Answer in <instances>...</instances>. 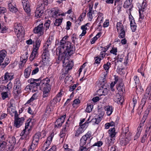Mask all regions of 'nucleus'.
Here are the masks:
<instances>
[{
	"instance_id": "nucleus-1",
	"label": "nucleus",
	"mask_w": 151,
	"mask_h": 151,
	"mask_svg": "<svg viewBox=\"0 0 151 151\" xmlns=\"http://www.w3.org/2000/svg\"><path fill=\"white\" fill-rule=\"evenodd\" d=\"M68 37V36L63 37L59 42L60 46L57 49V53L58 52L59 57L61 59H63L64 55L68 56V55H72L75 50L73 45H71L70 42H66Z\"/></svg>"
},
{
	"instance_id": "nucleus-2",
	"label": "nucleus",
	"mask_w": 151,
	"mask_h": 151,
	"mask_svg": "<svg viewBox=\"0 0 151 151\" xmlns=\"http://www.w3.org/2000/svg\"><path fill=\"white\" fill-rule=\"evenodd\" d=\"M40 81V82H39V84L42 89L43 90V98L45 99H47L51 89V86L49 84L50 80L48 78H46Z\"/></svg>"
},
{
	"instance_id": "nucleus-3",
	"label": "nucleus",
	"mask_w": 151,
	"mask_h": 151,
	"mask_svg": "<svg viewBox=\"0 0 151 151\" xmlns=\"http://www.w3.org/2000/svg\"><path fill=\"white\" fill-rule=\"evenodd\" d=\"M6 52L5 50H2L0 51V65L1 67L4 68L10 63V61L8 58H6L4 62L2 63L4 60L6 55Z\"/></svg>"
},
{
	"instance_id": "nucleus-4",
	"label": "nucleus",
	"mask_w": 151,
	"mask_h": 151,
	"mask_svg": "<svg viewBox=\"0 0 151 151\" xmlns=\"http://www.w3.org/2000/svg\"><path fill=\"white\" fill-rule=\"evenodd\" d=\"M71 55H68V56H65V55H64L63 59H61L59 58L58 56L59 60L61 61L63 64L65 65V69L67 70V71L71 69L73 66V63L72 61H69V57Z\"/></svg>"
},
{
	"instance_id": "nucleus-5",
	"label": "nucleus",
	"mask_w": 151,
	"mask_h": 151,
	"mask_svg": "<svg viewBox=\"0 0 151 151\" xmlns=\"http://www.w3.org/2000/svg\"><path fill=\"white\" fill-rule=\"evenodd\" d=\"M14 75L12 73L6 72L4 76L0 78V83H5L11 81L14 78Z\"/></svg>"
},
{
	"instance_id": "nucleus-6",
	"label": "nucleus",
	"mask_w": 151,
	"mask_h": 151,
	"mask_svg": "<svg viewBox=\"0 0 151 151\" xmlns=\"http://www.w3.org/2000/svg\"><path fill=\"white\" fill-rule=\"evenodd\" d=\"M91 134L89 132H88L85 135H83L81 138L80 141V146H83L86 144L87 141V144L90 143L91 141L92 138H91Z\"/></svg>"
},
{
	"instance_id": "nucleus-7",
	"label": "nucleus",
	"mask_w": 151,
	"mask_h": 151,
	"mask_svg": "<svg viewBox=\"0 0 151 151\" xmlns=\"http://www.w3.org/2000/svg\"><path fill=\"white\" fill-rule=\"evenodd\" d=\"M15 82L13 87V92L15 95H17L21 92L22 85L18 78L16 79Z\"/></svg>"
},
{
	"instance_id": "nucleus-8",
	"label": "nucleus",
	"mask_w": 151,
	"mask_h": 151,
	"mask_svg": "<svg viewBox=\"0 0 151 151\" xmlns=\"http://www.w3.org/2000/svg\"><path fill=\"white\" fill-rule=\"evenodd\" d=\"M146 2V0H143L142 4L139 7L140 17L139 19H142L145 16V11L147 9V6Z\"/></svg>"
},
{
	"instance_id": "nucleus-9",
	"label": "nucleus",
	"mask_w": 151,
	"mask_h": 151,
	"mask_svg": "<svg viewBox=\"0 0 151 151\" xmlns=\"http://www.w3.org/2000/svg\"><path fill=\"white\" fill-rule=\"evenodd\" d=\"M14 27V31L18 37H19V35H20V34H22L24 33V28L20 23H15Z\"/></svg>"
},
{
	"instance_id": "nucleus-10",
	"label": "nucleus",
	"mask_w": 151,
	"mask_h": 151,
	"mask_svg": "<svg viewBox=\"0 0 151 151\" xmlns=\"http://www.w3.org/2000/svg\"><path fill=\"white\" fill-rule=\"evenodd\" d=\"M89 119L86 122H85L83 124L80 125V127L77 129L75 133V136L76 137H78L85 130L87 127L88 125L89 122L88 121Z\"/></svg>"
},
{
	"instance_id": "nucleus-11",
	"label": "nucleus",
	"mask_w": 151,
	"mask_h": 151,
	"mask_svg": "<svg viewBox=\"0 0 151 151\" xmlns=\"http://www.w3.org/2000/svg\"><path fill=\"white\" fill-rule=\"evenodd\" d=\"M44 30L43 24L41 23L39 24L37 27H35L33 31L35 33L38 34L39 36H41L44 34Z\"/></svg>"
},
{
	"instance_id": "nucleus-12",
	"label": "nucleus",
	"mask_w": 151,
	"mask_h": 151,
	"mask_svg": "<svg viewBox=\"0 0 151 151\" xmlns=\"http://www.w3.org/2000/svg\"><path fill=\"white\" fill-rule=\"evenodd\" d=\"M52 137H53L51 136L47 137L46 141L44 143L42 147V151H45L48 149L51 144Z\"/></svg>"
},
{
	"instance_id": "nucleus-13",
	"label": "nucleus",
	"mask_w": 151,
	"mask_h": 151,
	"mask_svg": "<svg viewBox=\"0 0 151 151\" xmlns=\"http://www.w3.org/2000/svg\"><path fill=\"white\" fill-rule=\"evenodd\" d=\"M22 4L24 10L27 13H29L30 11V8L28 0H22Z\"/></svg>"
},
{
	"instance_id": "nucleus-14",
	"label": "nucleus",
	"mask_w": 151,
	"mask_h": 151,
	"mask_svg": "<svg viewBox=\"0 0 151 151\" xmlns=\"http://www.w3.org/2000/svg\"><path fill=\"white\" fill-rule=\"evenodd\" d=\"M100 82L101 83V87H102L103 88L105 89V90H103L102 89H99V91L101 92L102 93V94H101L100 96L102 95L105 96L107 94L108 92L107 89H106V88H104V87L106 83L105 79V78H103L100 81Z\"/></svg>"
},
{
	"instance_id": "nucleus-15",
	"label": "nucleus",
	"mask_w": 151,
	"mask_h": 151,
	"mask_svg": "<svg viewBox=\"0 0 151 151\" xmlns=\"http://www.w3.org/2000/svg\"><path fill=\"white\" fill-rule=\"evenodd\" d=\"M44 6L42 4L41 6L37 8L35 12V16L40 17L42 16V14L44 12Z\"/></svg>"
},
{
	"instance_id": "nucleus-16",
	"label": "nucleus",
	"mask_w": 151,
	"mask_h": 151,
	"mask_svg": "<svg viewBox=\"0 0 151 151\" xmlns=\"http://www.w3.org/2000/svg\"><path fill=\"white\" fill-rule=\"evenodd\" d=\"M24 120V119L23 117L15 119L14 121V126L17 128L20 127L22 124Z\"/></svg>"
},
{
	"instance_id": "nucleus-17",
	"label": "nucleus",
	"mask_w": 151,
	"mask_h": 151,
	"mask_svg": "<svg viewBox=\"0 0 151 151\" xmlns=\"http://www.w3.org/2000/svg\"><path fill=\"white\" fill-rule=\"evenodd\" d=\"M66 117V115L62 116L61 117L58 119L55 123V125L58 127H60L62 124L64 122V120Z\"/></svg>"
},
{
	"instance_id": "nucleus-18",
	"label": "nucleus",
	"mask_w": 151,
	"mask_h": 151,
	"mask_svg": "<svg viewBox=\"0 0 151 151\" xmlns=\"http://www.w3.org/2000/svg\"><path fill=\"white\" fill-rule=\"evenodd\" d=\"M150 91L148 89H146V93L144 95V97L142 98L141 100L140 105L143 107L145 105L147 99L148 97Z\"/></svg>"
},
{
	"instance_id": "nucleus-19",
	"label": "nucleus",
	"mask_w": 151,
	"mask_h": 151,
	"mask_svg": "<svg viewBox=\"0 0 151 151\" xmlns=\"http://www.w3.org/2000/svg\"><path fill=\"white\" fill-rule=\"evenodd\" d=\"M122 136L125 137H131V136H132V133L129 132V128L128 127L123 129Z\"/></svg>"
},
{
	"instance_id": "nucleus-20",
	"label": "nucleus",
	"mask_w": 151,
	"mask_h": 151,
	"mask_svg": "<svg viewBox=\"0 0 151 151\" xmlns=\"http://www.w3.org/2000/svg\"><path fill=\"white\" fill-rule=\"evenodd\" d=\"M124 85L122 80H120L119 83L117 84L116 88L120 93L122 94L123 92V89L124 88Z\"/></svg>"
},
{
	"instance_id": "nucleus-21",
	"label": "nucleus",
	"mask_w": 151,
	"mask_h": 151,
	"mask_svg": "<svg viewBox=\"0 0 151 151\" xmlns=\"http://www.w3.org/2000/svg\"><path fill=\"white\" fill-rule=\"evenodd\" d=\"M49 53L48 51H43L42 55V57L43 62L47 61L49 58Z\"/></svg>"
},
{
	"instance_id": "nucleus-22",
	"label": "nucleus",
	"mask_w": 151,
	"mask_h": 151,
	"mask_svg": "<svg viewBox=\"0 0 151 151\" xmlns=\"http://www.w3.org/2000/svg\"><path fill=\"white\" fill-rule=\"evenodd\" d=\"M131 137H124V138L120 139V143L123 146L127 145L129 143V141L131 139Z\"/></svg>"
},
{
	"instance_id": "nucleus-23",
	"label": "nucleus",
	"mask_w": 151,
	"mask_h": 151,
	"mask_svg": "<svg viewBox=\"0 0 151 151\" xmlns=\"http://www.w3.org/2000/svg\"><path fill=\"white\" fill-rule=\"evenodd\" d=\"M133 0H127L124 4V7L125 8H129L130 10L132 7L133 5L132 4Z\"/></svg>"
},
{
	"instance_id": "nucleus-24",
	"label": "nucleus",
	"mask_w": 151,
	"mask_h": 151,
	"mask_svg": "<svg viewBox=\"0 0 151 151\" xmlns=\"http://www.w3.org/2000/svg\"><path fill=\"white\" fill-rule=\"evenodd\" d=\"M8 8L10 11L13 13H15L17 11V9L14 3H9L8 4Z\"/></svg>"
},
{
	"instance_id": "nucleus-25",
	"label": "nucleus",
	"mask_w": 151,
	"mask_h": 151,
	"mask_svg": "<svg viewBox=\"0 0 151 151\" xmlns=\"http://www.w3.org/2000/svg\"><path fill=\"white\" fill-rule=\"evenodd\" d=\"M41 137V134L40 133L38 132L34 136V138L32 142L34 143L38 144L40 139Z\"/></svg>"
},
{
	"instance_id": "nucleus-26",
	"label": "nucleus",
	"mask_w": 151,
	"mask_h": 151,
	"mask_svg": "<svg viewBox=\"0 0 151 151\" xmlns=\"http://www.w3.org/2000/svg\"><path fill=\"white\" fill-rule=\"evenodd\" d=\"M40 81V79L39 78L36 79L31 78L29 79L28 81L29 83H30L29 84L33 86L36 84H38L39 82Z\"/></svg>"
},
{
	"instance_id": "nucleus-27",
	"label": "nucleus",
	"mask_w": 151,
	"mask_h": 151,
	"mask_svg": "<svg viewBox=\"0 0 151 151\" xmlns=\"http://www.w3.org/2000/svg\"><path fill=\"white\" fill-rule=\"evenodd\" d=\"M104 109L106 111V113L107 115H111L113 112V109L112 106H106L104 107Z\"/></svg>"
},
{
	"instance_id": "nucleus-28",
	"label": "nucleus",
	"mask_w": 151,
	"mask_h": 151,
	"mask_svg": "<svg viewBox=\"0 0 151 151\" xmlns=\"http://www.w3.org/2000/svg\"><path fill=\"white\" fill-rule=\"evenodd\" d=\"M31 72V67H28L26 68L24 71V76L25 78H28L30 75Z\"/></svg>"
},
{
	"instance_id": "nucleus-29",
	"label": "nucleus",
	"mask_w": 151,
	"mask_h": 151,
	"mask_svg": "<svg viewBox=\"0 0 151 151\" xmlns=\"http://www.w3.org/2000/svg\"><path fill=\"white\" fill-rule=\"evenodd\" d=\"M38 55L37 50H36L33 49L29 58L30 60L32 61Z\"/></svg>"
},
{
	"instance_id": "nucleus-30",
	"label": "nucleus",
	"mask_w": 151,
	"mask_h": 151,
	"mask_svg": "<svg viewBox=\"0 0 151 151\" xmlns=\"http://www.w3.org/2000/svg\"><path fill=\"white\" fill-rule=\"evenodd\" d=\"M114 137H108L106 140V144L109 146L112 145L114 142Z\"/></svg>"
},
{
	"instance_id": "nucleus-31",
	"label": "nucleus",
	"mask_w": 151,
	"mask_h": 151,
	"mask_svg": "<svg viewBox=\"0 0 151 151\" xmlns=\"http://www.w3.org/2000/svg\"><path fill=\"white\" fill-rule=\"evenodd\" d=\"M116 28L118 32L125 30L124 26L120 22L117 23L116 24Z\"/></svg>"
},
{
	"instance_id": "nucleus-32",
	"label": "nucleus",
	"mask_w": 151,
	"mask_h": 151,
	"mask_svg": "<svg viewBox=\"0 0 151 151\" xmlns=\"http://www.w3.org/2000/svg\"><path fill=\"white\" fill-rule=\"evenodd\" d=\"M39 84V83H38ZM42 89L39 84H36L32 87V91L36 92L38 90H42Z\"/></svg>"
},
{
	"instance_id": "nucleus-33",
	"label": "nucleus",
	"mask_w": 151,
	"mask_h": 151,
	"mask_svg": "<svg viewBox=\"0 0 151 151\" xmlns=\"http://www.w3.org/2000/svg\"><path fill=\"white\" fill-rule=\"evenodd\" d=\"M61 100V98L57 97L56 96L55 97L53 100L50 101L51 106L55 105L58 102H59Z\"/></svg>"
},
{
	"instance_id": "nucleus-34",
	"label": "nucleus",
	"mask_w": 151,
	"mask_h": 151,
	"mask_svg": "<svg viewBox=\"0 0 151 151\" xmlns=\"http://www.w3.org/2000/svg\"><path fill=\"white\" fill-rule=\"evenodd\" d=\"M9 142L10 145L13 146L15 145L16 143V139L13 136H11L9 137Z\"/></svg>"
},
{
	"instance_id": "nucleus-35",
	"label": "nucleus",
	"mask_w": 151,
	"mask_h": 151,
	"mask_svg": "<svg viewBox=\"0 0 151 151\" xmlns=\"http://www.w3.org/2000/svg\"><path fill=\"white\" fill-rule=\"evenodd\" d=\"M114 128L110 129L109 131V133L110 137H114L116 134Z\"/></svg>"
},
{
	"instance_id": "nucleus-36",
	"label": "nucleus",
	"mask_w": 151,
	"mask_h": 151,
	"mask_svg": "<svg viewBox=\"0 0 151 151\" xmlns=\"http://www.w3.org/2000/svg\"><path fill=\"white\" fill-rule=\"evenodd\" d=\"M7 143L5 141H2L0 142V151H3L6 147Z\"/></svg>"
},
{
	"instance_id": "nucleus-37",
	"label": "nucleus",
	"mask_w": 151,
	"mask_h": 151,
	"mask_svg": "<svg viewBox=\"0 0 151 151\" xmlns=\"http://www.w3.org/2000/svg\"><path fill=\"white\" fill-rule=\"evenodd\" d=\"M142 129V128H141L140 127H138L137 128V132L135 135L134 137V140H136L139 137Z\"/></svg>"
},
{
	"instance_id": "nucleus-38",
	"label": "nucleus",
	"mask_w": 151,
	"mask_h": 151,
	"mask_svg": "<svg viewBox=\"0 0 151 151\" xmlns=\"http://www.w3.org/2000/svg\"><path fill=\"white\" fill-rule=\"evenodd\" d=\"M38 144L34 143V142H32V144L29 149V151H33L34 150L36 149Z\"/></svg>"
},
{
	"instance_id": "nucleus-39",
	"label": "nucleus",
	"mask_w": 151,
	"mask_h": 151,
	"mask_svg": "<svg viewBox=\"0 0 151 151\" xmlns=\"http://www.w3.org/2000/svg\"><path fill=\"white\" fill-rule=\"evenodd\" d=\"M50 44V42L49 41H48L44 44L43 47V51H48V48Z\"/></svg>"
},
{
	"instance_id": "nucleus-40",
	"label": "nucleus",
	"mask_w": 151,
	"mask_h": 151,
	"mask_svg": "<svg viewBox=\"0 0 151 151\" xmlns=\"http://www.w3.org/2000/svg\"><path fill=\"white\" fill-rule=\"evenodd\" d=\"M100 35H101V33H99L96 36L94 37L91 40V44H94L97 39L100 37Z\"/></svg>"
},
{
	"instance_id": "nucleus-41",
	"label": "nucleus",
	"mask_w": 151,
	"mask_h": 151,
	"mask_svg": "<svg viewBox=\"0 0 151 151\" xmlns=\"http://www.w3.org/2000/svg\"><path fill=\"white\" fill-rule=\"evenodd\" d=\"M40 43L41 41L40 40H37L35 41V45L34 49L37 50L40 46Z\"/></svg>"
},
{
	"instance_id": "nucleus-42",
	"label": "nucleus",
	"mask_w": 151,
	"mask_h": 151,
	"mask_svg": "<svg viewBox=\"0 0 151 151\" xmlns=\"http://www.w3.org/2000/svg\"><path fill=\"white\" fill-rule=\"evenodd\" d=\"M69 124L67 122H66L65 125L64 126L61 131L64 132H66L69 128Z\"/></svg>"
},
{
	"instance_id": "nucleus-43",
	"label": "nucleus",
	"mask_w": 151,
	"mask_h": 151,
	"mask_svg": "<svg viewBox=\"0 0 151 151\" xmlns=\"http://www.w3.org/2000/svg\"><path fill=\"white\" fill-rule=\"evenodd\" d=\"M92 9V8H89V12L87 14V15L88 17V19L90 21H91L93 18Z\"/></svg>"
},
{
	"instance_id": "nucleus-44",
	"label": "nucleus",
	"mask_w": 151,
	"mask_h": 151,
	"mask_svg": "<svg viewBox=\"0 0 151 151\" xmlns=\"http://www.w3.org/2000/svg\"><path fill=\"white\" fill-rule=\"evenodd\" d=\"M37 97L36 93H34L31 98L27 101V103H29L31 102L32 101L36 99Z\"/></svg>"
},
{
	"instance_id": "nucleus-45",
	"label": "nucleus",
	"mask_w": 151,
	"mask_h": 151,
	"mask_svg": "<svg viewBox=\"0 0 151 151\" xmlns=\"http://www.w3.org/2000/svg\"><path fill=\"white\" fill-rule=\"evenodd\" d=\"M7 29L8 28L5 26H1V25H0V32H1L2 33L6 32Z\"/></svg>"
},
{
	"instance_id": "nucleus-46",
	"label": "nucleus",
	"mask_w": 151,
	"mask_h": 151,
	"mask_svg": "<svg viewBox=\"0 0 151 151\" xmlns=\"http://www.w3.org/2000/svg\"><path fill=\"white\" fill-rule=\"evenodd\" d=\"M23 56L24 55L22 56L20 58V60L21 61V62H22V64L23 63H25L27 61L26 59L28 58L26 54H25L24 55V57Z\"/></svg>"
},
{
	"instance_id": "nucleus-47",
	"label": "nucleus",
	"mask_w": 151,
	"mask_h": 151,
	"mask_svg": "<svg viewBox=\"0 0 151 151\" xmlns=\"http://www.w3.org/2000/svg\"><path fill=\"white\" fill-rule=\"evenodd\" d=\"M101 119V117L96 116L94 119H93L92 120L93 121V122H94L96 124H98L100 122Z\"/></svg>"
},
{
	"instance_id": "nucleus-48",
	"label": "nucleus",
	"mask_w": 151,
	"mask_h": 151,
	"mask_svg": "<svg viewBox=\"0 0 151 151\" xmlns=\"http://www.w3.org/2000/svg\"><path fill=\"white\" fill-rule=\"evenodd\" d=\"M62 22V20L61 19H56L54 24L55 25L58 26H60Z\"/></svg>"
},
{
	"instance_id": "nucleus-49",
	"label": "nucleus",
	"mask_w": 151,
	"mask_h": 151,
	"mask_svg": "<svg viewBox=\"0 0 151 151\" xmlns=\"http://www.w3.org/2000/svg\"><path fill=\"white\" fill-rule=\"evenodd\" d=\"M10 92H8V91H6V92H4L2 93L1 94L2 98L3 99H4L8 97V93H10Z\"/></svg>"
},
{
	"instance_id": "nucleus-50",
	"label": "nucleus",
	"mask_w": 151,
	"mask_h": 151,
	"mask_svg": "<svg viewBox=\"0 0 151 151\" xmlns=\"http://www.w3.org/2000/svg\"><path fill=\"white\" fill-rule=\"evenodd\" d=\"M111 64L109 62H107L106 64H104L103 65L104 69L106 70H108L110 67L111 66Z\"/></svg>"
},
{
	"instance_id": "nucleus-51",
	"label": "nucleus",
	"mask_w": 151,
	"mask_h": 151,
	"mask_svg": "<svg viewBox=\"0 0 151 151\" xmlns=\"http://www.w3.org/2000/svg\"><path fill=\"white\" fill-rule=\"evenodd\" d=\"M50 20H47L44 24V28H46V30H47L49 28V26L50 25Z\"/></svg>"
},
{
	"instance_id": "nucleus-52",
	"label": "nucleus",
	"mask_w": 151,
	"mask_h": 151,
	"mask_svg": "<svg viewBox=\"0 0 151 151\" xmlns=\"http://www.w3.org/2000/svg\"><path fill=\"white\" fill-rule=\"evenodd\" d=\"M93 106L92 105H90L87 106L86 111L88 112H91L92 111Z\"/></svg>"
},
{
	"instance_id": "nucleus-53",
	"label": "nucleus",
	"mask_w": 151,
	"mask_h": 151,
	"mask_svg": "<svg viewBox=\"0 0 151 151\" xmlns=\"http://www.w3.org/2000/svg\"><path fill=\"white\" fill-rule=\"evenodd\" d=\"M118 32L119 33V38H123L124 37L125 34V30L119 32Z\"/></svg>"
},
{
	"instance_id": "nucleus-54",
	"label": "nucleus",
	"mask_w": 151,
	"mask_h": 151,
	"mask_svg": "<svg viewBox=\"0 0 151 151\" xmlns=\"http://www.w3.org/2000/svg\"><path fill=\"white\" fill-rule=\"evenodd\" d=\"M124 57V55H118L117 56V62L119 61L122 62L123 60Z\"/></svg>"
},
{
	"instance_id": "nucleus-55",
	"label": "nucleus",
	"mask_w": 151,
	"mask_h": 151,
	"mask_svg": "<svg viewBox=\"0 0 151 151\" xmlns=\"http://www.w3.org/2000/svg\"><path fill=\"white\" fill-rule=\"evenodd\" d=\"M103 144V142L101 141H99L94 143L91 147L97 146L98 147L101 146Z\"/></svg>"
},
{
	"instance_id": "nucleus-56",
	"label": "nucleus",
	"mask_w": 151,
	"mask_h": 151,
	"mask_svg": "<svg viewBox=\"0 0 151 151\" xmlns=\"http://www.w3.org/2000/svg\"><path fill=\"white\" fill-rule=\"evenodd\" d=\"M12 84L11 82H10L7 85V91H8V92H10V89L12 88Z\"/></svg>"
},
{
	"instance_id": "nucleus-57",
	"label": "nucleus",
	"mask_w": 151,
	"mask_h": 151,
	"mask_svg": "<svg viewBox=\"0 0 151 151\" xmlns=\"http://www.w3.org/2000/svg\"><path fill=\"white\" fill-rule=\"evenodd\" d=\"M78 38L77 37V35L76 34H73L72 35V36L71 39L72 40V42L75 44V42L76 41V40H77Z\"/></svg>"
},
{
	"instance_id": "nucleus-58",
	"label": "nucleus",
	"mask_w": 151,
	"mask_h": 151,
	"mask_svg": "<svg viewBox=\"0 0 151 151\" xmlns=\"http://www.w3.org/2000/svg\"><path fill=\"white\" fill-rule=\"evenodd\" d=\"M114 80L115 81L114 82L115 84L117 83L118 84L119 83V81L120 80H122L121 78H119L118 76L114 75Z\"/></svg>"
},
{
	"instance_id": "nucleus-59",
	"label": "nucleus",
	"mask_w": 151,
	"mask_h": 151,
	"mask_svg": "<svg viewBox=\"0 0 151 151\" xmlns=\"http://www.w3.org/2000/svg\"><path fill=\"white\" fill-rule=\"evenodd\" d=\"M117 48L116 47H112V49L110 51V52L111 53H112L115 55H117Z\"/></svg>"
},
{
	"instance_id": "nucleus-60",
	"label": "nucleus",
	"mask_w": 151,
	"mask_h": 151,
	"mask_svg": "<svg viewBox=\"0 0 151 151\" xmlns=\"http://www.w3.org/2000/svg\"><path fill=\"white\" fill-rule=\"evenodd\" d=\"M95 63L96 64H99L100 63L101 60L102 59L99 58V56L95 57L94 58Z\"/></svg>"
},
{
	"instance_id": "nucleus-61",
	"label": "nucleus",
	"mask_w": 151,
	"mask_h": 151,
	"mask_svg": "<svg viewBox=\"0 0 151 151\" xmlns=\"http://www.w3.org/2000/svg\"><path fill=\"white\" fill-rule=\"evenodd\" d=\"M134 81L135 83V86L137 88V83H139V80L137 76H135L134 77Z\"/></svg>"
},
{
	"instance_id": "nucleus-62",
	"label": "nucleus",
	"mask_w": 151,
	"mask_h": 151,
	"mask_svg": "<svg viewBox=\"0 0 151 151\" xmlns=\"http://www.w3.org/2000/svg\"><path fill=\"white\" fill-rule=\"evenodd\" d=\"M147 134H144L143 137H142L141 142L142 143H144L145 141V140L147 138Z\"/></svg>"
},
{
	"instance_id": "nucleus-63",
	"label": "nucleus",
	"mask_w": 151,
	"mask_h": 151,
	"mask_svg": "<svg viewBox=\"0 0 151 151\" xmlns=\"http://www.w3.org/2000/svg\"><path fill=\"white\" fill-rule=\"evenodd\" d=\"M14 146L9 145L8 147L6 148V151H12L14 148Z\"/></svg>"
},
{
	"instance_id": "nucleus-64",
	"label": "nucleus",
	"mask_w": 151,
	"mask_h": 151,
	"mask_svg": "<svg viewBox=\"0 0 151 151\" xmlns=\"http://www.w3.org/2000/svg\"><path fill=\"white\" fill-rule=\"evenodd\" d=\"M6 9L4 7H0V13L1 14H4L6 12Z\"/></svg>"
}]
</instances>
